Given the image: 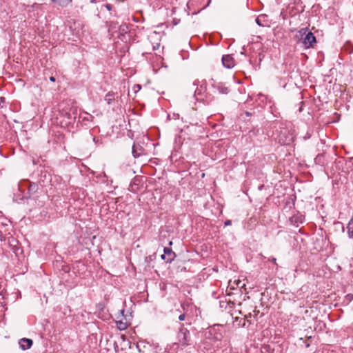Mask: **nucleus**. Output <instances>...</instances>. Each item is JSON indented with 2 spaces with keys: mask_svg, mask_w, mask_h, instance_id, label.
I'll return each instance as SVG.
<instances>
[{
  "mask_svg": "<svg viewBox=\"0 0 353 353\" xmlns=\"http://www.w3.org/2000/svg\"><path fill=\"white\" fill-rule=\"evenodd\" d=\"M210 271H213V272H217L218 270L214 267L212 268H210V269H208L207 268H203L201 272V274H199V279H201L202 278L203 279H205V276L206 275V278L208 277V276L210 274Z\"/></svg>",
  "mask_w": 353,
  "mask_h": 353,
  "instance_id": "nucleus-10",
  "label": "nucleus"
},
{
  "mask_svg": "<svg viewBox=\"0 0 353 353\" xmlns=\"http://www.w3.org/2000/svg\"><path fill=\"white\" fill-rule=\"evenodd\" d=\"M105 8L108 10H111L112 8V6L111 4H106L105 5Z\"/></svg>",
  "mask_w": 353,
  "mask_h": 353,
  "instance_id": "nucleus-25",
  "label": "nucleus"
},
{
  "mask_svg": "<svg viewBox=\"0 0 353 353\" xmlns=\"http://www.w3.org/2000/svg\"><path fill=\"white\" fill-rule=\"evenodd\" d=\"M136 347H137V348L138 349V350H139V352H141V350H140V348H139V345L138 344L136 345Z\"/></svg>",
  "mask_w": 353,
  "mask_h": 353,
  "instance_id": "nucleus-39",
  "label": "nucleus"
},
{
  "mask_svg": "<svg viewBox=\"0 0 353 353\" xmlns=\"http://www.w3.org/2000/svg\"><path fill=\"white\" fill-rule=\"evenodd\" d=\"M19 344L21 350H27L32 347L33 341L30 339L23 338L19 340Z\"/></svg>",
  "mask_w": 353,
  "mask_h": 353,
  "instance_id": "nucleus-8",
  "label": "nucleus"
},
{
  "mask_svg": "<svg viewBox=\"0 0 353 353\" xmlns=\"http://www.w3.org/2000/svg\"><path fill=\"white\" fill-rule=\"evenodd\" d=\"M232 224V221L230 220H226L224 223L225 226H228Z\"/></svg>",
  "mask_w": 353,
  "mask_h": 353,
  "instance_id": "nucleus-23",
  "label": "nucleus"
},
{
  "mask_svg": "<svg viewBox=\"0 0 353 353\" xmlns=\"http://www.w3.org/2000/svg\"><path fill=\"white\" fill-rule=\"evenodd\" d=\"M116 94L117 93L113 92H109L106 94L105 96V101L108 104L110 105L114 101Z\"/></svg>",
  "mask_w": 353,
  "mask_h": 353,
  "instance_id": "nucleus-12",
  "label": "nucleus"
},
{
  "mask_svg": "<svg viewBox=\"0 0 353 353\" xmlns=\"http://www.w3.org/2000/svg\"><path fill=\"white\" fill-rule=\"evenodd\" d=\"M345 299L347 302H351L353 300V294L351 293L347 294Z\"/></svg>",
  "mask_w": 353,
  "mask_h": 353,
  "instance_id": "nucleus-20",
  "label": "nucleus"
},
{
  "mask_svg": "<svg viewBox=\"0 0 353 353\" xmlns=\"http://www.w3.org/2000/svg\"><path fill=\"white\" fill-rule=\"evenodd\" d=\"M62 270H63L65 273H68V274H70V272H71L70 266H68V265L62 266Z\"/></svg>",
  "mask_w": 353,
  "mask_h": 353,
  "instance_id": "nucleus-19",
  "label": "nucleus"
},
{
  "mask_svg": "<svg viewBox=\"0 0 353 353\" xmlns=\"http://www.w3.org/2000/svg\"><path fill=\"white\" fill-rule=\"evenodd\" d=\"M8 243H9V244H10V246L13 247V248H12V249H13V251H14V252L15 253L16 256H18V252H19V251H20L21 250H20V248H18V247L17 246V241L14 238H13V237H12V236H11V237H10V238L8 239Z\"/></svg>",
  "mask_w": 353,
  "mask_h": 353,
  "instance_id": "nucleus-11",
  "label": "nucleus"
},
{
  "mask_svg": "<svg viewBox=\"0 0 353 353\" xmlns=\"http://www.w3.org/2000/svg\"><path fill=\"white\" fill-rule=\"evenodd\" d=\"M276 258L272 257V258L271 259L270 261H272V262H273V263H275V262H276Z\"/></svg>",
  "mask_w": 353,
  "mask_h": 353,
  "instance_id": "nucleus-31",
  "label": "nucleus"
},
{
  "mask_svg": "<svg viewBox=\"0 0 353 353\" xmlns=\"http://www.w3.org/2000/svg\"><path fill=\"white\" fill-rule=\"evenodd\" d=\"M164 254L161 255V258L165 261V263H170L176 256L175 253L168 248H163Z\"/></svg>",
  "mask_w": 353,
  "mask_h": 353,
  "instance_id": "nucleus-6",
  "label": "nucleus"
},
{
  "mask_svg": "<svg viewBox=\"0 0 353 353\" xmlns=\"http://www.w3.org/2000/svg\"><path fill=\"white\" fill-rule=\"evenodd\" d=\"M72 0H51L52 3H57L61 7H67L72 3Z\"/></svg>",
  "mask_w": 353,
  "mask_h": 353,
  "instance_id": "nucleus-13",
  "label": "nucleus"
},
{
  "mask_svg": "<svg viewBox=\"0 0 353 353\" xmlns=\"http://www.w3.org/2000/svg\"><path fill=\"white\" fill-rule=\"evenodd\" d=\"M144 149L141 145L134 144L132 148V154L134 158H138L143 154Z\"/></svg>",
  "mask_w": 353,
  "mask_h": 353,
  "instance_id": "nucleus-9",
  "label": "nucleus"
},
{
  "mask_svg": "<svg viewBox=\"0 0 353 353\" xmlns=\"http://www.w3.org/2000/svg\"><path fill=\"white\" fill-rule=\"evenodd\" d=\"M157 254H156V253H154V255H151V256H150L148 258L150 259V261H152V257H154V260H155V259H156V258H157Z\"/></svg>",
  "mask_w": 353,
  "mask_h": 353,
  "instance_id": "nucleus-27",
  "label": "nucleus"
},
{
  "mask_svg": "<svg viewBox=\"0 0 353 353\" xmlns=\"http://www.w3.org/2000/svg\"><path fill=\"white\" fill-rule=\"evenodd\" d=\"M117 348H118V345H117L116 342H114V349L116 351H117Z\"/></svg>",
  "mask_w": 353,
  "mask_h": 353,
  "instance_id": "nucleus-36",
  "label": "nucleus"
},
{
  "mask_svg": "<svg viewBox=\"0 0 353 353\" xmlns=\"http://www.w3.org/2000/svg\"><path fill=\"white\" fill-rule=\"evenodd\" d=\"M72 273L73 274H76V269L79 267V266H72Z\"/></svg>",
  "mask_w": 353,
  "mask_h": 353,
  "instance_id": "nucleus-28",
  "label": "nucleus"
},
{
  "mask_svg": "<svg viewBox=\"0 0 353 353\" xmlns=\"http://www.w3.org/2000/svg\"><path fill=\"white\" fill-rule=\"evenodd\" d=\"M177 339L179 344L183 347L191 344L190 332L182 323L180 324V327L177 334Z\"/></svg>",
  "mask_w": 353,
  "mask_h": 353,
  "instance_id": "nucleus-3",
  "label": "nucleus"
},
{
  "mask_svg": "<svg viewBox=\"0 0 353 353\" xmlns=\"http://www.w3.org/2000/svg\"><path fill=\"white\" fill-rule=\"evenodd\" d=\"M185 314H181L179 315V320L182 321H184L185 320Z\"/></svg>",
  "mask_w": 353,
  "mask_h": 353,
  "instance_id": "nucleus-22",
  "label": "nucleus"
},
{
  "mask_svg": "<svg viewBox=\"0 0 353 353\" xmlns=\"http://www.w3.org/2000/svg\"><path fill=\"white\" fill-rule=\"evenodd\" d=\"M59 106V117L58 119L61 128H68L70 130L74 128V124L78 115L77 107L68 101H63Z\"/></svg>",
  "mask_w": 353,
  "mask_h": 353,
  "instance_id": "nucleus-1",
  "label": "nucleus"
},
{
  "mask_svg": "<svg viewBox=\"0 0 353 353\" xmlns=\"http://www.w3.org/2000/svg\"><path fill=\"white\" fill-rule=\"evenodd\" d=\"M279 141L282 145H290L295 139L294 132L292 130L283 128L278 134Z\"/></svg>",
  "mask_w": 353,
  "mask_h": 353,
  "instance_id": "nucleus-4",
  "label": "nucleus"
},
{
  "mask_svg": "<svg viewBox=\"0 0 353 353\" xmlns=\"http://www.w3.org/2000/svg\"><path fill=\"white\" fill-rule=\"evenodd\" d=\"M79 119H82V121H90L93 119V117L89 114H85V116H80Z\"/></svg>",
  "mask_w": 353,
  "mask_h": 353,
  "instance_id": "nucleus-17",
  "label": "nucleus"
},
{
  "mask_svg": "<svg viewBox=\"0 0 353 353\" xmlns=\"http://www.w3.org/2000/svg\"><path fill=\"white\" fill-rule=\"evenodd\" d=\"M223 65L227 68H232L234 66V59L229 54L224 55L222 57Z\"/></svg>",
  "mask_w": 353,
  "mask_h": 353,
  "instance_id": "nucleus-7",
  "label": "nucleus"
},
{
  "mask_svg": "<svg viewBox=\"0 0 353 353\" xmlns=\"http://www.w3.org/2000/svg\"><path fill=\"white\" fill-rule=\"evenodd\" d=\"M290 221L296 223L302 222L301 216H292V218H290Z\"/></svg>",
  "mask_w": 353,
  "mask_h": 353,
  "instance_id": "nucleus-18",
  "label": "nucleus"
},
{
  "mask_svg": "<svg viewBox=\"0 0 353 353\" xmlns=\"http://www.w3.org/2000/svg\"><path fill=\"white\" fill-rule=\"evenodd\" d=\"M201 90H199L198 88H196V90L194 91V95H198V94H201Z\"/></svg>",
  "mask_w": 353,
  "mask_h": 353,
  "instance_id": "nucleus-24",
  "label": "nucleus"
},
{
  "mask_svg": "<svg viewBox=\"0 0 353 353\" xmlns=\"http://www.w3.org/2000/svg\"><path fill=\"white\" fill-rule=\"evenodd\" d=\"M198 83H199V81H195L193 83V85H198Z\"/></svg>",
  "mask_w": 353,
  "mask_h": 353,
  "instance_id": "nucleus-35",
  "label": "nucleus"
},
{
  "mask_svg": "<svg viewBox=\"0 0 353 353\" xmlns=\"http://www.w3.org/2000/svg\"><path fill=\"white\" fill-rule=\"evenodd\" d=\"M256 22L258 25L261 26V22L259 19H256Z\"/></svg>",
  "mask_w": 353,
  "mask_h": 353,
  "instance_id": "nucleus-30",
  "label": "nucleus"
},
{
  "mask_svg": "<svg viewBox=\"0 0 353 353\" xmlns=\"http://www.w3.org/2000/svg\"><path fill=\"white\" fill-rule=\"evenodd\" d=\"M323 155L321 154H319L316 158H315V161L316 163H319L321 159L323 158Z\"/></svg>",
  "mask_w": 353,
  "mask_h": 353,
  "instance_id": "nucleus-21",
  "label": "nucleus"
},
{
  "mask_svg": "<svg viewBox=\"0 0 353 353\" xmlns=\"http://www.w3.org/2000/svg\"><path fill=\"white\" fill-rule=\"evenodd\" d=\"M211 86L214 90V92L221 94H227L230 92L229 88L224 83L215 81L214 79H211Z\"/></svg>",
  "mask_w": 353,
  "mask_h": 353,
  "instance_id": "nucleus-5",
  "label": "nucleus"
},
{
  "mask_svg": "<svg viewBox=\"0 0 353 353\" xmlns=\"http://www.w3.org/2000/svg\"><path fill=\"white\" fill-rule=\"evenodd\" d=\"M181 272H183V271H186V267H183L182 268H181L180 270Z\"/></svg>",
  "mask_w": 353,
  "mask_h": 353,
  "instance_id": "nucleus-32",
  "label": "nucleus"
},
{
  "mask_svg": "<svg viewBox=\"0 0 353 353\" xmlns=\"http://www.w3.org/2000/svg\"><path fill=\"white\" fill-rule=\"evenodd\" d=\"M159 47V43H157V46H154V47H153V49H154V50H156V49H157Z\"/></svg>",
  "mask_w": 353,
  "mask_h": 353,
  "instance_id": "nucleus-34",
  "label": "nucleus"
},
{
  "mask_svg": "<svg viewBox=\"0 0 353 353\" xmlns=\"http://www.w3.org/2000/svg\"><path fill=\"white\" fill-rule=\"evenodd\" d=\"M337 269H338V270H341V266H340V265H338V266H337Z\"/></svg>",
  "mask_w": 353,
  "mask_h": 353,
  "instance_id": "nucleus-41",
  "label": "nucleus"
},
{
  "mask_svg": "<svg viewBox=\"0 0 353 353\" xmlns=\"http://www.w3.org/2000/svg\"><path fill=\"white\" fill-rule=\"evenodd\" d=\"M325 272H324V270H323V272H318L317 276H325Z\"/></svg>",
  "mask_w": 353,
  "mask_h": 353,
  "instance_id": "nucleus-26",
  "label": "nucleus"
},
{
  "mask_svg": "<svg viewBox=\"0 0 353 353\" xmlns=\"http://www.w3.org/2000/svg\"><path fill=\"white\" fill-rule=\"evenodd\" d=\"M38 190V185L35 183H30L28 190L30 194H34Z\"/></svg>",
  "mask_w": 353,
  "mask_h": 353,
  "instance_id": "nucleus-14",
  "label": "nucleus"
},
{
  "mask_svg": "<svg viewBox=\"0 0 353 353\" xmlns=\"http://www.w3.org/2000/svg\"><path fill=\"white\" fill-rule=\"evenodd\" d=\"M296 37L301 40L305 48H310L316 42V37L311 32H307V28H301L296 34Z\"/></svg>",
  "mask_w": 353,
  "mask_h": 353,
  "instance_id": "nucleus-2",
  "label": "nucleus"
},
{
  "mask_svg": "<svg viewBox=\"0 0 353 353\" xmlns=\"http://www.w3.org/2000/svg\"><path fill=\"white\" fill-rule=\"evenodd\" d=\"M135 86L137 87V89H139V90L141 89V85H136Z\"/></svg>",
  "mask_w": 353,
  "mask_h": 353,
  "instance_id": "nucleus-38",
  "label": "nucleus"
},
{
  "mask_svg": "<svg viewBox=\"0 0 353 353\" xmlns=\"http://www.w3.org/2000/svg\"><path fill=\"white\" fill-rule=\"evenodd\" d=\"M310 134H309L308 132L307 133L306 136L305 137V139H307V138H310Z\"/></svg>",
  "mask_w": 353,
  "mask_h": 353,
  "instance_id": "nucleus-33",
  "label": "nucleus"
},
{
  "mask_svg": "<svg viewBox=\"0 0 353 353\" xmlns=\"http://www.w3.org/2000/svg\"><path fill=\"white\" fill-rule=\"evenodd\" d=\"M245 114H246L247 116H250V115H251V114H250L249 112H245Z\"/></svg>",
  "mask_w": 353,
  "mask_h": 353,
  "instance_id": "nucleus-40",
  "label": "nucleus"
},
{
  "mask_svg": "<svg viewBox=\"0 0 353 353\" xmlns=\"http://www.w3.org/2000/svg\"><path fill=\"white\" fill-rule=\"evenodd\" d=\"M116 323L117 328L120 330H124L128 327L127 323L123 322L121 321H118Z\"/></svg>",
  "mask_w": 353,
  "mask_h": 353,
  "instance_id": "nucleus-16",
  "label": "nucleus"
},
{
  "mask_svg": "<svg viewBox=\"0 0 353 353\" xmlns=\"http://www.w3.org/2000/svg\"><path fill=\"white\" fill-rule=\"evenodd\" d=\"M50 81H52V82H54L56 81L55 77H50Z\"/></svg>",
  "mask_w": 353,
  "mask_h": 353,
  "instance_id": "nucleus-29",
  "label": "nucleus"
},
{
  "mask_svg": "<svg viewBox=\"0 0 353 353\" xmlns=\"http://www.w3.org/2000/svg\"><path fill=\"white\" fill-rule=\"evenodd\" d=\"M135 86L137 87V89H139V90L141 89V85H136Z\"/></svg>",
  "mask_w": 353,
  "mask_h": 353,
  "instance_id": "nucleus-37",
  "label": "nucleus"
},
{
  "mask_svg": "<svg viewBox=\"0 0 353 353\" xmlns=\"http://www.w3.org/2000/svg\"><path fill=\"white\" fill-rule=\"evenodd\" d=\"M245 322H246V320L245 319H239L238 317H236L235 319V321H234V323H236V325L239 326V327H243L245 326Z\"/></svg>",
  "mask_w": 353,
  "mask_h": 353,
  "instance_id": "nucleus-15",
  "label": "nucleus"
}]
</instances>
